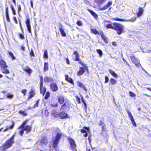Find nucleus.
<instances>
[{
	"label": "nucleus",
	"mask_w": 151,
	"mask_h": 151,
	"mask_svg": "<svg viewBox=\"0 0 151 151\" xmlns=\"http://www.w3.org/2000/svg\"><path fill=\"white\" fill-rule=\"evenodd\" d=\"M19 38L21 39H23L24 38V36L23 35L21 34H19Z\"/></svg>",
	"instance_id": "obj_50"
},
{
	"label": "nucleus",
	"mask_w": 151,
	"mask_h": 151,
	"mask_svg": "<svg viewBox=\"0 0 151 151\" xmlns=\"http://www.w3.org/2000/svg\"><path fill=\"white\" fill-rule=\"evenodd\" d=\"M26 24L28 31L29 33H32L31 27L30 24V20L29 18L27 19Z\"/></svg>",
	"instance_id": "obj_7"
},
{
	"label": "nucleus",
	"mask_w": 151,
	"mask_h": 151,
	"mask_svg": "<svg viewBox=\"0 0 151 151\" xmlns=\"http://www.w3.org/2000/svg\"><path fill=\"white\" fill-rule=\"evenodd\" d=\"M110 82L111 83L112 85H114L116 83L117 81L114 79L111 78L110 79Z\"/></svg>",
	"instance_id": "obj_28"
},
{
	"label": "nucleus",
	"mask_w": 151,
	"mask_h": 151,
	"mask_svg": "<svg viewBox=\"0 0 151 151\" xmlns=\"http://www.w3.org/2000/svg\"><path fill=\"white\" fill-rule=\"evenodd\" d=\"M21 128L24 129L25 131H26L27 133H28L30 132L31 127L27 125Z\"/></svg>",
	"instance_id": "obj_14"
},
{
	"label": "nucleus",
	"mask_w": 151,
	"mask_h": 151,
	"mask_svg": "<svg viewBox=\"0 0 151 151\" xmlns=\"http://www.w3.org/2000/svg\"><path fill=\"white\" fill-rule=\"evenodd\" d=\"M45 115L47 116H48L49 113L48 111L47 110H45Z\"/></svg>",
	"instance_id": "obj_58"
},
{
	"label": "nucleus",
	"mask_w": 151,
	"mask_h": 151,
	"mask_svg": "<svg viewBox=\"0 0 151 151\" xmlns=\"http://www.w3.org/2000/svg\"><path fill=\"white\" fill-rule=\"evenodd\" d=\"M68 141L70 146V149L73 151H77L76 145L74 140L72 138H69Z\"/></svg>",
	"instance_id": "obj_5"
},
{
	"label": "nucleus",
	"mask_w": 151,
	"mask_h": 151,
	"mask_svg": "<svg viewBox=\"0 0 151 151\" xmlns=\"http://www.w3.org/2000/svg\"><path fill=\"white\" fill-rule=\"evenodd\" d=\"M62 134L59 132H57V135L55 137V139L54 140L53 142V147L56 148L57 147V145L60 139L61 138Z\"/></svg>",
	"instance_id": "obj_4"
},
{
	"label": "nucleus",
	"mask_w": 151,
	"mask_h": 151,
	"mask_svg": "<svg viewBox=\"0 0 151 151\" xmlns=\"http://www.w3.org/2000/svg\"><path fill=\"white\" fill-rule=\"evenodd\" d=\"M83 104L84 106L85 107V108H84L85 109V110H86V109L87 108V105L86 103V102H85V101H83Z\"/></svg>",
	"instance_id": "obj_53"
},
{
	"label": "nucleus",
	"mask_w": 151,
	"mask_h": 151,
	"mask_svg": "<svg viewBox=\"0 0 151 151\" xmlns=\"http://www.w3.org/2000/svg\"><path fill=\"white\" fill-rule=\"evenodd\" d=\"M105 78V83H106L108 82L109 80V77L107 76H106Z\"/></svg>",
	"instance_id": "obj_41"
},
{
	"label": "nucleus",
	"mask_w": 151,
	"mask_h": 151,
	"mask_svg": "<svg viewBox=\"0 0 151 151\" xmlns=\"http://www.w3.org/2000/svg\"><path fill=\"white\" fill-rule=\"evenodd\" d=\"M14 134L9 139L7 140L4 144L0 147V150H1L4 151L11 147L14 143Z\"/></svg>",
	"instance_id": "obj_1"
},
{
	"label": "nucleus",
	"mask_w": 151,
	"mask_h": 151,
	"mask_svg": "<svg viewBox=\"0 0 151 151\" xmlns=\"http://www.w3.org/2000/svg\"><path fill=\"white\" fill-rule=\"evenodd\" d=\"M44 57L46 59L48 57L47 52L46 50H45L44 51Z\"/></svg>",
	"instance_id": "obj_29"
},
{
	"label": "nucleus",
	"mask_w": 151,
	"mask_h": 151,
	"mask_svg": "<svg viewBox=\"0 0 151 151\" xmlns=\"http://www.w3.org/2000/svg\"><path fill=\"white\" fill-rule=\"evenodd\" d=\"M144 12L143 8L139 7V8L138 12L137 13V17H138L141 16L142 14Z\"/></svg>",
	"instance_id": "obj_10"
},
{
	"label": "nucleus",
	"mask_w": 151,
	"mask_h": 151,
	"mask_svg": "<svg viewBox=\"0 0 151 151\" xmlns=\"http://www.w3.org/2000/svg\"><path fill=\"white\" fill-rule=\"evenodd\" d=\"M110 73L114 77H117V75L115 73V72L111 69L109 70Z\"/></svg>",
	"instance_id": "obj_22"
},
{
	"label": "nucleus",
	"mask_w": 151,
	"mask_h": 151,
	"mask_svg": "<svg viewBox=\"0 0 151 151\" xmlns=\"http://www.w3.org/2000/svg\"><path fill=\"white\" fill-rule=\"evenodd\" d=\"M81 132L82 133H85L87 132L85 130L83 129H82L81 130Z\"/></svg>",
	"instance_id": "obj_62"
},
{
	"label": "nucleus",
	"mask_w": 151,
	"mask_h": 151,
	"mask_svg": "<svg viewBox=\"0 0 151 151\" xmlns=\"http://www.w3.org/2000/svg\"><path fill=\"white\" fill-rule=\"evenodd\" d=\"M123 60L124 62H125V63H126V64H127V65L130 67V65H129V64L127 62V61H126V60L125 59H124V58H123Z\"/></svg>",
	"instance_id": "obj_54"
},
{
	"label": "nucleus",
	"mask_w": 151,
	"mask_h": 151,
	"mask_svg": "<svg viewBox=\"0 0 151 151\" xmlns=\"http://www.w3.org/2000/svg\"><path fill=\"white\" fill-rule=\"evenodd\" d=\"M104 24L107 29L111 28L113 29H114V27L112 25L110 24Z\"/></svg>",
	"instance_id": "obj_24"
},
{
	"label": "nucleus",
	"mask_w": 151,
	"mask_h": 151,
	"mask_svg": "<svg viewBox=\"0 0 151 151\" xmlns=\"http://www.w3.org/2000/svg\"><path fill=\"white\" fill-rule=\"evenodd\" d=\"M131 59L132 61L134 63H135V62H138V60L134 55L131 56Z\"/></svg>",
	"instance_id": "obj_21"
},
{
	"label": "nucleus",
	"mask_w": 151,
	"mask_h": 151,
	"mask_svg": "<svg viewBox=\"0 0 151 151\" xmlns=\"http://www.w3.org/2000/svg\"><path fill=\"white\" fill-rule=\"evenodd\" d=\"M14 123L13 122L12 125H8L6 127V128L3 130V132H6L9 129H12L14 127Z\"/></svg>",
	"instance_id": "obj_16"
},
{
	"label": "nucleus",
	"mask_w": 151,
	"mask_h": 151,
	"mask_svg": "<svg viewBox=\"0 0 151 151\" xmlns=\"http://www.w3.org/2000/svg\"><path fill=\"white\" fill-rule=\"evenodd\" d=\"M76 23L78 26H81L82 25V22H81V21L79 20Z\"/></svg>",
	"instance_id": "obj_44"
},
{
	"label": "nucleus",
	"mask_w": 151,
	"mask_h": 151,
	"mask_svg": "<svg viewBox=\"0 0 151 151\" xmlns=\"http://www.w3.org/2000/svg\"><path fill=\"white\" fill-rule=\"evenodd\" d=\"M99 125L100 126H105V124L103 123V122H102L101 120L100 121V123L99 124Z\"/></svg>",
	"instance_id": "obj_52"
},
{
	"label": "nucleus",
	"mask_w": 151,
	"mask_h": 151,
	"mask_svg": "<svg viewBox=\"0 0 151 151\" xmlns=\"http://www.w3.org/2000/svg\"><path fill=\"white\" fill-rule=\"evenodd\" d=\"M112 4V2L111 1H109L107 5L104 6V9L105 10L107 9Z\"/></svg>",
	"instance_id": "obj_23"
},
{
	"label": "nucleus",
	"mask_w": 151,
	"mask_h": 151,
	"mask_svg": "<svg viewBox=\"0 0 151 151\" xmlns=\"http://www.w3.org/2000/svg\"><path fill=\"white\" fill-rule=\"evenodd\" d=\"M127 112L128 114L129 117L130 118V119H133V117L131 112L129 111H127Z\"/></svg>",
	"instance_id": "obj_37"
},
{
	"label": "nucleus",
	"mask_w": 151,
	"mask_h": 151,
	"mask_svg": "<svg viewBox=\"0 0 151 151\" xmlns=\"http://www.w3.org/2000/svg\"><path fill=\"white\" fill-rule=\"evenodd\" d=\"M39 100H38L36 102V104L34 105L33 108L35 107H38V104L39 103Z\"/></svg>",
	"instance_id": "obj_45"
},
{
	"label": "nucleus",
	"mask_w": 151,
	"mask_h": 151,
	"mask_svg": "<svg viewBox=\"0 0 151 151\" xmlns=\"http://www.w3.org/2000/svg\"><path fill=\"white\" fill-rule=\"evenodd\" d=\"M6 20L8 22H10V19L9 17V14H6Z\"/></svg>",
	"instance_id": "obj_51"
},
{
	"label": "nucleus",
	"mask_w": 151,
	"mask_h": 151,
	"mask_svg": "<svg viewBox=\"0 0 151 151\" xmlns=\"http://www.w3.org/2000/svg\"><path fill=\"white\" fill-rule=\"evenodd\" d=\"M68 102H65L62 105V106H64L65 107V106H66L68 105Z\"/></svg>",
	"instance_id": "obj_59"
},
{
	"label": "nucleus",
	"mask_w": 151,
	"mask_h": 151,
	"mask_svg": "<svg viewBox=\"0 0 151 151\" xmlns=\"http://www.w3.org/2000/svg\"><path fill=\"white\" fill-rule=\"evenodd\" d=\"M6 96L8 98L12 99L14 96V95L13 94L9 93L6 95Z\"/></svg>",
	"instance_id": "obj_35"
},
{
	"label": "nucleus",
	"mask_w": 151,
	"mask_h": 151,
	"mask_svg": "<svg viewBox=\"0 0 151 151\" xmlns=\"http://www.w3.org/2000/svg\"><path fill=\"white\" fill-rule=\"evenodd\" d=\"M30 55L31 56H34L35 55L32 50H31V51L30 52Z\"/></svg>",
	"instance_id": "obj_49"
},
{
	"label": "nucleus",
	"mask_w": 151,
	"mask_h": 151,
	"mask_svg": "<svg viewBox=\"0 0 151 151\" xmlns=\"http://www.w3.org/2000/svg\"><path fill=\"white\" fill-rule=\"evenodd\" d=\"M65 107L63 106L62 105L60 109V110L61 111H62L63 110H64L65 109Z\"/></svg>",
	"instance_id": "obj_57"
},
{
	"label": "nucleus",
	"mask_w": 151,
	"mask_h": 151,
	"mask_svg": "<svg viewBox=\"0 0 151 151\" xmlns=\"http://www.w3.org/2000/svg\"><path fill=\"white\" fill-rule=\"evenodd\" d=\"M27 120L24 121L22 124L18 128V129H19L20 128H21L24 127L25 125L27 123Z\"/></svg>",
	"instance_id": "obj_31"
},
{
	"label": "nucleus",
	"mask_w": 151,
	"mask_h": 151,
	"mask_svg": "<svg viewBox=\"0 0 151 151\" xmlns=\"http://www.w3.org/2000/svg\"><path fill=\"white\" fill-rule=\"evenodd\" d=\"M101 37L102 39L104 40V42L106 43L108 42V39L105 36V35L103 33H102L100 34Z\"/></svg>",
	"instance_id": "obj_15"
},
{
	"label": "nucleus",
	"mask_w": 151,
	"mask_h": 151,
	"mask_svg": "<svg viewBox=\"0 0 151 151\" xmlns=\"http://www.w3.org/2000/svg\"><path fill=\"white\" fill-rule=\"evenodd\" d=\"M68 114L66 113L65 111H62L59 113L58 117H60L61 119H66L68 117Z\"/></svg>",
	"instance_id": "obj_6"
},
{
	"label": "nucleus",
	"mask_w": 151,
	"mask_h": 151,
	"mask_svg": "<svg viewBox=\"0 0 151 151\" xmlns=\"http://www.w3.org/2000/svg\"><path fill=\"white\" fill-rule=\"evenodd\" d=\"M19 113L22 114V115H23L24 116H25L27 115V114L24 111H19Z\"/></svg>",
	"instance_id": "obj_42"
},
{
	"label": "nucleus",
	"mask_w": 151,
	"mask_h": 151,
	"mask_svg": "<svg viewBox=\"0 0 151 151\" xmlns=\"http://www.w3.org/2000/svg\"><path fill=\"white\" fill-rule=\"evenodd\" d=\"M59 112H58V110L57 109H54L51 111V113L52 115L55 117H58Z\"/></svg>",
	"instance_id": "obj_11"
},
{
	"label": "nucleus",
	"mask_w": 151,
	"mask_h": 151,
	"mask_svg": "<svg viewBox=\"0 0 151 151\" xmlns=\"http://www.w3.org/2000/svg\"><path fill=\"white\" fill-rule=\"evenodd\" d=\"M58 100L60 104H63L64 101V99L63 97H60L59 98Z\"/></svg>",
	"instance_id": "obj_27"
},
{
	"label": "nucleus",
	"mask_w": 151,
	"mask_h": 151,
	"mask_svg": "<svg viewBox=\"0 0 151 151\" xmlns=\"http://www.w3.org/2000/svg\"><path fill=\"white\" fill-rule=\"evenodd\" d=\"M59 30L62 36L65 37L66 36V34L64 32V30L62 27H60Z\"/></svg>",
	"instance_id": "obj_20"
},
{
	"label": "nucleus",
	"mask_w": 151,
	"mask_h": 151,
	"mask_svg": "<svg viewBox=\"0 0 151 151\" xmlns=\"http://www.w3.org/2000/svg\"><path fill=\"white\" fill-rule=\"evenodd\" d=\"M24 130V129H22L19 131V134L21 136H22Z\"/></svg>",
	"instance_id": "obj_43"
},
{
	"label": "nucleus",
	"mask_w": 151,
	"mask_h": 151,
	"mask_svg": "<svg viewBox=\"0 0 151 151\" xmlns=\"http://www.w3.org/2000/svg\"><path fill=\"white\" fill-rule=\"evenodd\" d=\"M9 14L8 13V7H6V15Z\"/></svg>",
	"instance_id": "obj_55"
},
{
	"label": "nucleus",
	"mask_w": 151,
	"mask_h": 151,
	"mask_svg": "<svg viewBox=\"0 0 151 151\" xmlns=\"http://www.w3.org/2000/svg\"><path fill=\"white\" fill-rule=\"evenodd\" d=\"M68 79H69L67 81H68L71 83H73V80L72 78H68Z\"/></svg>",
	"instance_id": "obj_47"
},
{
	"label": "nucleus",
	"mask_w": 151,
	"mask_h": 151,
	"mask_svg": "<svg viewBox=\"0 0 151 151\" xmlns=\"http://www.w3.org/2000/svg\"><path fill=\"white\" fill-rule=\"evenodd\" d=\"M53 78L50 77H45L44 78L45 82H51L52 81Z\"/></svg>",
	"instance_id": "obj_18"
},
{
	"label": "nucleus",
	"mask_w": 151,
	"mask_h": 151,
	"mask_svg": "<svg viewBox=\"0 0 151 151\" xmlns=\"http://www.w3.org/2000/svg\"><path fill=\"white\" fill-rule=\"evenodd\" d=\"M79 55H78V56H75V60L76 61H78L80 60V59L79 58Z\"/></svg>",
	"instance_id": "obj_46"
},
{
	"label": "nucleus",
	"mask_w": 151,
	"mask_h": 151,
	"mask_svg": "<svg viewBox=\"0 0 151 151\" xmlns=\"http://www.w3.org/2000/svg\"><path fill=\"white\" fill-rule=\"evenodd\" d=\"M43 86V79L42 77H41L40 79V93H42V89Z\"/></svg>",
	"instance_id": "obj_17"
},
{
	"label": "nucleus",
	"mask_w": 151,
	"mask_h": 151,
	"mask_svg": "<svg viewBox=\"0 0 151 151\" xmlns=\"http://www.w3.org/2000/svg\"><path fill=\"white\" fill-rule=\"evenodd\" d=\"M69 78L70 77H69L68 75H66L65 76V79L66 81H67L69 79L68 78Z\"/></svg>",
	"instance_id": "obj_64"
},
{
	"label": "nucleus",
	"mask_w": 151,
	"mask_h": 151,
	"mask_svg": "<svg viewBox=\"0 0 151 151\" xmlns=\"http://www.w3.org/2000/svg\"><path fill=\"white\" fill-rule=\"evenodd\" d=\"M88 11L95 18H96L98 17L97 14L94 12L93 10H88Z\"/></svg>",
	"instance_id": "obj_26"
},
{
	"label": "nucleus",
	"mask_w": 151,
	"mask_h": 151,
	"mask_svg": "<svg viewBox=\"0 0 151 151\" xmlns=\"http://www.w3.org/2000/svg\"><path fill=\"white\" fill-rule=\"evenodd\" d=\"M50 88L53 91H56L58 90V87L56 84L55 83H52L50 85Z\"/></svg>",
	"instance_id": "obj_9"
},
{
	"label": "nucleus",
	"mask_w": 151,
	"mask_h": 151,
	"mask_svg": "<svg viewBox=\"0 0 151 151\" xmlns=\"http://www.w3.org/2000/svg\"><path fill=\"white\" fill-rule=\"evenodd\" d=\"M51 106L53 107H58V104H52Z\"/></svg>",
	"instance_id": "obj_56"
},
{
	"label": "nucleus",
	"mask_w": 151,
	"mask_h": 151,
	"mask_svg": "<svg viewBox=\"0 0 151 151\" xmlns=\"http://www.w3.org/2000/svg\"><path fill=\"white\" fill-rule=\"evenodd\" d=\"M73 54L75 55V56H78V52L76 51H75L73 52Z\"/></svg>",
	"instance_id": "obj_60"
},
{
	"label": "nucleus",
	"mask_w": 151,
	"mask_h": 151,
	"mask_svg": "<svg viewBox=\"0 0 151 151\" xmlns=\"http://www.w3.org/2000/svg\"><path fill=\"white\" fill-rule=\"evenodd\" d=\"M129 94L130 95V96L132 97H135L136 96V95L132 91H130L129 92Z\"/></svg>",
	"instance_id": "obj_39"
},
{
	"label": "nucleus",
	"mask_w": 151,
	"mask_h": 151,
	"mask_svg": "<svg viewBox=\"0 0 151 151\" xmlns=\"http://www.w3.org/2000/svg\"><path fill=\"white\" fill-rule=\"evenodd\" d=\"M34 95H35L34 92L33 91V90H32L30 92V95H29V97L30 98H31Z\"/></svg>",
	"instance_id": "obj_33"
},
{
	"label": "nucleus",
	"mask_w": 151,
	"mask_h": 151,
	"mask_svg": "<svg viewBox=\"0 0 151 151\" xmlns=\"http://www.w3.org/2000/svg\"><path fill=\"white\" fill-rule=\"evenodd\" d=\"M114 26V29L116 30L117 33L118 35H120L124 32V27L121 24L116 23L113 24Z\"/></svg>",
	"instance_id": "obj_2"
},
{
	"label": "nucleus",
	"mask_w": 151,
	"mask_h": 151,
	"mask_svg": "<svg viewBox=\"0 0 151 151\" xmlns=\"http://www.w3.org/2000/svg\"><path fill=\"white\" fill-rule=\"evenodd\" d=\"M130 120H131L132 123L133 124V125L135 126H136V124L134 120V118H133V119H131Z\"/></svg>",
	"instance_id": "obj_38"
},
{
	"label": "nucleus",
	"mask_w": 151,
	"mask_h": 151,
	"mask_svg": "<svg viewBox=\"0 0 151 151\" xmlns=\"http://www.w3.org/2000/svg\"><path fill=\"white\" fill-rule=\"evenodd\" d=\"M77 85L79 87L83 88L85 91L87 92V89L82 83L80 81H78L77 82Z\"/></svg>",
	"instance_id": "obj_12"
},
{
	"label": "nucleus",
	"mask_w": 151,
	"mask_h": 151,
	"mask_svg": "<svg viewBox=\"0 0 151 151\" xmlns=\"http://www.w3.org/2000/svg\"><path fill=\"white\" fill-rule=\"evenodd\" d=\"M48 69V62H45L44 67V71L46 72Z\"/></svg>",
	"instance_id": "obj_19"
},
{
	"label": "nucleus",
	"mask_w": 151,
	"mask_h": 151,
	"mask_svg": "<svg viewBox=\"0 0 151 151\" xmlns=\"http://www.w3.org/2000/svg\"><path fill=\"white\" fill-rule=\"evenodd\" d=\"M98 53L100 57L101 58L102 55V51L100 49H97L96 50Z\"/></svg>",
	"instance_id": "obj_30"
},
{
	"label": "nucleus",
	"mask_w": 151,
	"mask_h": 151,
	"mask_svg": "<svg viewBox=\"0 0 151 151\" xmlns=\"http://www.w3.org/2000/svg\"><path fill=\"white\" fill-rule=\"evenodd\" d=\"M13 19L14 21L15 22V23L16 24H17L18 22H17V18H16V17H13Z\"/></svg>",
	"instance_id": "obj_61"
},
{
	"label": "nucleus",
	"mask_w": 151,
	"mask_h": 151,
	"mask_svg": "<svg viewBox=\"0 0 151 151\" xmlns=\"http://www.w3.org/2000/svg\"><path fill=\"white\" fill-rule=\"evenodd\" d=\"M18 12L20 11L21 10V7L20 5L18 6Z\"/></svg>",
	"instance_id": "obj_63"
},
{
	"label": "nucleus",
	"mask_w": 151,
	"mask_h": 151,
	"mask_svg": "<svg viewBox=\"0 0 151 151\" xmlns=\"http://www.w3.org/2000/svg\"><path fill=\"white\" fill-rule=\"evenodd\" d=\"M24 70L29 74H30L32 72V70L29 68H24Z\"/></svg>",
	"instance_id": "obj_25"
},
{
	"label": "nucleus",
	"mask_w": 151,
	"mask_h": 151,
	"mask_svg": "<svg viewBox=\"0 0 151 151\" xmlns=\"http://www.w3.org/2000/svg\"><path fill=\"white\" fill-rule=\"evenodd\" d=\"M136 19L135 17H133L131 19H128V20H125L124 19H121L119 18H116L114 19V20H115L119 21H127V22H134V21L136 20Z\"/></svg>",
	"instance_id": "obj_8"
},
{
	"label": "nucleus",
	"mask_w": 151,
	"mask_h": 151,
	"mask_svg": "<svg viewBox=\"0 0 151 151\" xmlns=\"http://www.w3.org/2000/svg\"><path fill=\"white\" fill-rule=\"evenodd\" d=\"M50 96V93L49 92L47 91L46 94L45 96V99H47L49 96Z\"/></svg>",
	"instance_id": "obj_32"
},
{
	"label": "nucleus",
	"mask_w": 151,
	"mask_h": 151,
	"mask_svg": "<svg viewBox=\"0 0 151 151\" xmlns=\"http://www.w3.org/2000/svg\"><path fill=\"white\" fill-rule=\"evenodd\" d=\"M46 91V88L45 87L42 88V93L41 94H42L43 96H44Z\"/></svg>",
	"instance_id": "obj_40"
},
{
	"label": "nucleus",
	"mask_w": 151,
	"mask_h": 151,
	"mask_svg": "<svg viewBox=\"0 0 151 151\" xmlns=\"http://www.w3.org/2000/svg\"><path fill=\"white\" fill-rule=\"evenodd\" d=\"M26 91L27 90L25 89H24L22 90V93H23L24 96L25 95Z\"/></svg>",
	"instance_id": "obj_48"
},
{
	"label": "nucleus",
	"mask_w": 151,
	"mask_h": 151,
	"mask_svg": "<svg viewBox=\"0 0 151 151\" xmlns=\"http://www.w3.org/2000/svg\"><path fill=\"white\" fill-rule=\"evenodd\" d=\"M0 64L1 68V70L2 72L5 74H9V71L8 69L6 68L7 66L4 60H2L0 62Z\"/></svg>",
	"instance_id": "obj_3"
},
{
	"label": "nucleus",
	"mask_w": 151,
	"mask_h": 151,
	"mask_svg": "<svg viewBox=\"0 0 151 151\" xmlns=\"http://www.w3.org/2000/svg\"><path fill=\"white\" fill-rule=\"evenodd\" d=\"M80 70L77 73V75L78 76H81L83 75L85 71V69L83 68L80 67Z\"/></svg>",
	"instance_id": "obj_13"
},
{
	"label": "nucleus",
	"mask_w": 151,
	"mask_h": 151,
	"mask_svg": "<svg viewBox=\"0 0 151 151\" xmlns=\"http://www.w3.org/2000/svg\"><path fill=\"white\" fill-rule=\"evenodd\" d=\"M9 55L12 58V60H14L15 59V57L14 56V55L12 52H9Z\"/></svg>",
	"instance_id": "obj_34"
},
{
	"label": "nucleus",
	"mask_w": 151,
	"mask_h": 151,
	"mask_svg": "<svg viewBox=\"0 0 151 151\" xmlns=\"http://www.w3.org/2000/svg\"><path fill=\"white\" fill-rule=\"evenodd\" d=\"M91 31L92 32L94 33L96 35L97 34H99V32L98 31H97V30L95 29H91Z\"/></svg>",
	"instance_id": "obj_36"
}]
</instances>
